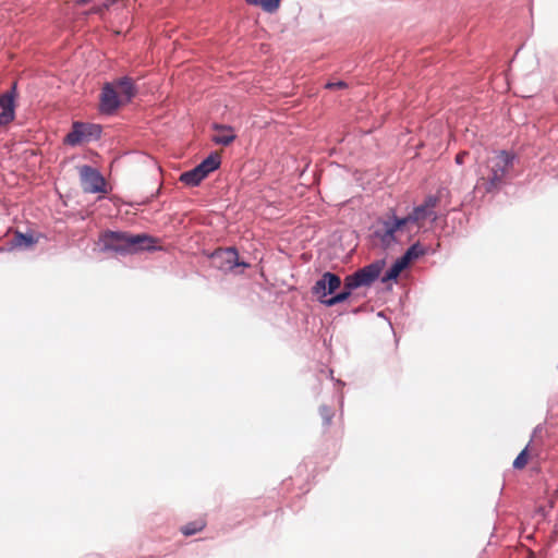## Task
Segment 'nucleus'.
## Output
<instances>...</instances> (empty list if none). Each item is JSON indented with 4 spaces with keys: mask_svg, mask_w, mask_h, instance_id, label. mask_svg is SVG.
<instances>
[{
    "mask_svg": "<svg viewBox=\"0 0 558 558\" xmlns=\"http://www.w3.org/2000/svg\"><path fill=\"white\" fill-rule=\"evenodd\" d=\"M432 217L436 218L435 213H430L422 205H418L405 217L398 218L393 214L389 219L380 221L375 235L379 238L383 245L388 247L399 240L400 234L403 232L409 233L412 226L421 228Z\"/></svg>",
    "mask_w": 558,
    "mask_h": 558,
    "instance_id": "f257e3e1",
    "label": "nucleus"
},
{
    "mask_svg": "<svg viewBox=\"0 0 558 558\" xmlns=\"http://www.w3.org/2000/svg\"><path fill=\"white\" fill-rule=\"evenodd\" d=\"M513 158L514 156L506 150L496 151L486 160L485 168L478 171L476 189L485 193L498 192L512 168Z\"/></svg>",
    "mask_w": 558,
    "mask_h": 558,
    "instance_id": "f03ea898",
    "label": "nucleus"
},
{
    "mask_svg": "<svg viewBox=\"0 0 558 558\" xmlns=\"http://www.w3.org/2000/svg\"><path fill=\"white\" fill-rule=\"evenodd\" d=\"M102 248L122 255L135 254L155 247L156 239L147 234H132L122 231H105L99 238Z\"/></svg>",
    "mask_w": 558,
    "mask_h": 558,
    "instance_id": "7ed1b4c3",
    "label": "nucleus"
},
{
    "mask_svg": "<svg viewBox=\"0 0 558 558\" xmlns=\"http://www.w3.org/2000/svg\"><path fill=\"white\" fill-rule=\"evenodd\" d=\"M381 264L373 263L345 277V288L356 289L372 284L380 275Z\"/></svg>",
    "mask_w": 558,
    "mask_h": 558,
    "instance_id": "20e7f679",
    "label": "nucleus"
},
{
    "mask_svg": "<svg viewBox=\"0 0 558 558\" xmlns=\"http://www.w3.org/2000/svg\"><path fill=\"white\" fill-rule=\"evenodd\" d=\"M82 189L85 193H106V181L98 170L84 165L78 168Z\"/></svg>",
    "mask_w": 558,
    "mask_h": 558,
    "instance_id": "39448f33",
    "label": "nucleus"
},
{
    "mask_svg": "<svg viewBox=\"0 0 558 558\" xmlns=\"http://www.w3.org/2000/svg\"><path fill=\"white\" fill-rule=\"evenodd\" d=\"M213 265L222 270L230 271L238 266L248 267V264L239 260L238 251L233 247L218 248L211 254Z\"/></svg>",
    "mask_w": 558,
    "mask_h": 558,
    "instance_id": "423d86ee",
    "label": "nucleus"
},
{
    "mask_svg": "<svg viewBox=\"0 0 558 558\" xmlns=\"http://www.w3.org/2000/svg\"><path fill=\"white\" fill-rule=\"evenodd\" d=\"M341 286V279L338 275L332 272H325L312 288V293L317 296L320 303L327 301V296L332 294Z\"/></svg>",
    "mask_w": 558,
    "mask_h": 558,
    "instance_id": "0eeeda50",
    "label": "nucleus"
},
{
    "mask_svg": "<svg viewBox=\"0 0 558 558\" xmlns=\"http://www.w3.org/2000/svg\"><path fill=\"white\" fill-rule=\"evenodd\" d=\"M121 105H124L118 95L113 83H106L100 94V110L105 113H113Z\"/></svg>",
    "mask_w": 558,
    "mask_h": 558,
    "instance_id": "6e6552de",
    "label": "nucleus"
},
{
    "mask_svg": "<svg viewBox=\"0 0 558 558\" xmlns=\"http://www.w3.org/2000/svg\"><path fill=\"white\" fill-rule=\"evenodd\" d=\"M92 128L87 124L75 122L73 123L72 131L65 136L64 142L69 145L75 146L85 141H88Z\"/></svg>",
    "mask_w": 558,
    "mask_h": 558,
    "instance_id": "1a4fd4ad",
    "label": "nucleus"
},
{
    "mask_svg": "<svg viewBox=\"0 0 558 558\" xmlns=\"http://www.w3.org/2000/svg\"><path fill=\"white\" fill-rule=\"evenodd\" d=\"M16 94V83H13L11 90L0 95V108L2 109V117L5 120H14L15 105L14 98Z\"/></svg>",
    "mask_w": 558,
    "mask_h": 558,
    "instance_id": "9d476101",
    "label": "nucleus"
},
{
    "mask_svg": "<svg viewBox=\"0 0 558 558\" xmlns=\"http://www.w3.org/2000/svg\"><path fill=\"white\" fill-rule=\"evenodd\" d=\"M112 83L118 89V95L124 104L130 102L131 99L135 96L136 88L134 86L132 78L124 76Z\"/></svg>",
    "mask_w": 558,
    "mask_h": 558,
    "instance_id": "9b49d317",
    "label": "nucleus"
},
{
    "mask_svg": "<svg viewBox=\"0 0 558 558\" xmlns=\"http://www.w3.org/2000/svg\"><path fill=\"white\" fill-rule=\"evenodd\" d=\"M215 130L217 131V133L213 136V141L216 144L227 146L235 140V134L230 126L216 125Z\"/></svg>",
    "mask_w": 558,
    "mask_h": 558,
    "instance_id": "f8f14e48",
    "label": "nucleus"
},
{
    "mask_svg": "<svg viewBox=\"0 0 558 558\" xmlns=\"http://www.w3.org/2000/svg\"><path fill=\"white\" fill-rule=\"evenodd\" d=\"M221 163L220 154L215 151L211 153L207 158H205L198 166V170L203 172L206 177L219 168Z\"/></svg>",
    "mask_w": 558,
    "mask_h": 558,
    "instance_id": "ddd939ff",
    "label": "nucleus"
},
{
    "mask_svg": "<svg viewBox=\"0 0 558 558\" xmlns=\"http://www.w3.org/2000/svg\"><path fill=\"white\" fill-rule=\"evenodd\" d=\"M205 178H206V175L203 172H201L197 167H195L194 169H192L190 171L183 172L180 177V181L186 185L196 186Z\"/></svg>",
    "mask_w": 558,
    "mask_h": 558,
    "instance_id": "4468645a",
    "label": "nucleus"
},
{
    "mask_svg": "<svg viewBox=\"0 0 558 558\" xmlns=\"http://www.w3.org/2000/svg\"><path fill=\"white\" fill-rule=\"evenodd\" d=\"M409 265V262L402 256L386 272L384 281L397 279L400 272Z\"/></svg>",
    "mask_w": 558,
    "mask_h": 558,
    "instance_id": "2eb2a0df",
    "label": "nucleus"
},
{
    "mask_svg": "<svg viewBox=\"0 0 558 558\" xmlns=\"http://www.w3.org/2000/svg\"><path fill=\"white\" fill-rule=\"evenodd\" d=\"M248 4L259 5L266 12L272 13L277 11L281 0H245Z\"/></svg>",
    "mask_w": 558,
    "mask_h": 558,
    "instance_id": "dca6fc26",
    "label": "nucleus"
},
{
    "mask_svg": "<svg viewBox=\"0 0 558 558\" xmlns=\"http://www.w3.org/2000/svg\"><path fill=\"white\" fill-rule=\"evenodd\" d=\"M35 242L36 241L33 235L23 234L20 232H17L13 239L14 246H17V247H31L32 245L35 244Z\"/></svg>",
    "mask_w": 558,
    "mask_h": 558,
    "instance_id": "f3484780",
    "label": "nucleus"
},
{
    "mask_svg": "<svg viewBox=\"0 0 558 558\" xmlns=\"http://www.w3.org/2000/svg\"><path fill=\"white\" fill-rule=\"evenodd\" d=\"M353 289L343 288V291L324 301L326 306H333L336 304L344 302L350 295Z\"/></svg>",
    "mask_w": 558,
    "mask_h": 558,
    "instance_id": "a211bd4d",
    "label": "nucleus"
},
{
    "mask_svg": "<svg viewBox=\"0 0 558 558\" xmlns=\"http://www.w3.org/2000/svg\"><path fill=\"white\" fill-rule=\"evenodd\" d=\"M425 254V248L420 245L418 243L413 244L411 247L408 248L403 257L411 263L412 260L418 258L420 256Z\"/></svg>",
    "mask_w": 558,
    "mask_h": 558,
    "instance_id": "6ab92c4d",
    "label": "nucleus"
},
{
    "mask_svg": "<svg viewBox=\"0 0 558 558\" xmlns=\"http://www.w3.org/2000/svg\"><path fill=\"white\" fill-rule=\"evenodd\" d=\"M529 462V452L527 447H525L514 459L513 461V468L515 470H523Z\"/></svg>",
    "mask_w": 558,
    "mask_h": 558,
    "instance_id": "aec40b11",
    "label": "nucleus"
},
{
    "mask_svg": "<svg viewBox=\"0 0 558 558\" xmlns=\"http://www.w3.org/2000/svg\"><path fill=\"white\" fill-rule=\"evenodd\" d=\"M319 414H320V417L323 420V424L325 426H329L331 424V421H332L333 416H335V411L331 408L327 407V405H322L319 408Z\"/></svg>",
    "mask_w": 558,
    "mask_h": 558,
    "instance_id": "412c9836",
    "label": "nucleus"
},
{
    "mask_svg": "<svg viewBox=\"0 0 558 558\" xmlns=\"http://www.w3.org/2000/svg\"><path fill=\"white\" fill-rule=\"evenodd\" d=\"M440 198L436 195H428L424 203L421 204L423 207H425L426 209H428L430 213H434V209L436 208V206L438 205Z\"/></svg>",
    "mask_w": 558,
    "mask_h": 558,
    "instance_id": "4be33fe9",
    "label": "nucleus"
},
{
    "mask_svg": "<svg viewBox=\"0 0 558 558\" xmlns=\"http://www.w3.org/2000/svg\"><path fill=\"white\" fill-rule=\"evenodd\" d=\"M203 525H182L181 533L184 536H191L202 531Z\"/></svg>",
    "mask_w": 558,
    "mask_h": 558,
    "instance_id": "5701e85b",
    "label": "nucleus"
},
{
    "mask_svg": "<svg viewBox=\"0 0 558 558\" xmlns=\"http://www.w3.org/2000/svg\"><path fill=\"white\" fill-rule=\"evenodd\" d=\"M348 84L344 81H338V82H328L325 85V88L327 89H342L347 88Z\"/></svg>",
    "mask_w": 558,
    "mask_h": 558,
    "instance_id": "b1692460",
    "label": "nucleus"
},
{
    "mask_svg": "<svg viewBox=\"0 0 558 558\" xmlns=\"http://www.w3.org/2000/svg\"><path fill=\"white\" fill-rule=\"evenodd\" d=\"M469 156V153L468 151H460L457 156H456V162L458 165H462L464 162V159L465 157Z\"/></svg>",
    "mask_w": 558,
    "mask_h": 558,
    "instance_id": "393cba45",
    "label": "nucleus"
},
{
    "mask_svg": "<svg viewBox=\"0 0 558 558\" xmlns=\"http://www.w3.org/2000/svg\"><path fill=\"white\" fill-rule=\"evenodd\" d=\"M13 120H5L3 117H2V112H0V126L2 125H7L9 124L10 122H12Z\"/></svg>",
    "mask_w": 558,
    "mask_h": 558,
    "instance_id": "a878e982",
    "label": "nucleus"
},
{
    "mask_svg": "<svg viewBox=\"0 0 558 558\" xmlns=\"http://www.w3.org/2000/svg\"><path fill=\"white\" fill-rule=\"evenodd\" d=\"M84 2H86L87 0H83Z\"/></svg>",
    "mask_w": 558,
    "mask_h": 558,
    "instance_id": "bb28decb",
    "label": "nucleus"
}]
</instances>
